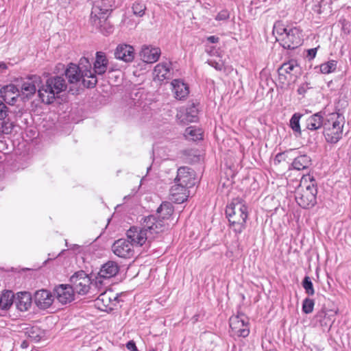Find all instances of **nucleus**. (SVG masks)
Here are the masks:
<instances>
[{
    "label": "nucleus",
    "instance_id": "2eb2a0df",
    "mask_svg": "<svg viewBox=\"0 0 351 351\" xmlns=\"http://www.w3.org/2000/svg\"><path fill=\"white\" fill-rule=\"evenodd\" d=\"M337 118L332 123L330 143H337L342 137L344 117L339 113H330V119Z\"/></svg>",
    "mask_w": 351,
    "mask_h": 351
},
{
    "label": "nucleus",
    "instance_id": "a211bd4d",
    "mask_svg": "<svg viewBox=\"0 0 351 351\" xmlns=\"http://www.w3.org/2000/svg\"><path fill=\"white\" fill-rule=\"evenodd\" d=\"M114 55L118 60L131 62L134 58V49L132 45L120 44L116 47Z\"/></svg>",
    "mask_w": 351,
    "mask_h": 351
},
{
    "label": "nucleus",
    "instance_id": "f704fd0d",
    "mask_svg": "<svg viewBox=\"0 0 351 351\" xmlns=\"http://www.w3.org/2000/svg\"><path fill=\"white\" fill-rule=\"evenodd\" d=\"M302 115L298 113H295L290 119V127L295 132L299 134L301 133L300 119Z\"/></svg>",
    "mask_w": 351,
    "mask_h": 351
},
{
    "label": "nucleus",
    "instance_id": "4c0bfd02",
    "mask_svg": "<svg viewBox=\"0 0 351 351\" xmlns=\"http://www.w3.org/2000/svg\"><path fill=\"white\" fill-rule=\"evenodd\" d=\"M289 28L285 27L280 22H276L274 25L273 32L276 34L279 38H282L285 35Z\"/></svg>",
    "mask_w": 351,
    "mask_h": 351
},
{
    "label": "nucleus",
    "instance_id": "f257e3e1",
    "mask_svg": "<svg viewBox=\"0 0 351 351\" xmlns=\"http://www.w3.org/2000/svg\"><path fill=\"white\" fill-rule=\"evenodd\" d=\"M141 226H132L127 231V238L133 247L142 246L146 241H151L164 231L165 223L157 221L155 215H152L142 219Z\"/></svg>",
    "mask_w": 351,
    "mask_h": 351
},
{
    "label": "nucleus",
    "instance_id": "ea45409f",
    "mask_svg": "<svg viewBox=\"0 0 351 351\" xmlns=\"http://www.w3.org/2000/svg\"><path fill=\"white\" fill-rule=\"evenodd\" d=\"M207 62L209 65L214 67L217 71H222L224 68V62L221 59H219L218 60L215 59H210Z\"/></svg>",
    "mask_w": 351,
    "mask_h": 351
},
{
    "label": "nucleus",
    "instance_id": "09e8293b",
    "mask_svg": "<svg viewBox=\"0 0 351 351\" xmlns=\"http://www.w3.org/2000/svg\"><path fill=\"white\" fill-rule=\"evenodd\" d=\"M228 17V15L226 12L219 13L216 16V20L221 21L224 20Z\"/></svg>",
    "mask_w": 351,
    "mask_h": 351
},
{
    "label": "nucleus",
    "instance_id": "a878e982",
    "mask_svg": "<svg viewBox=\"0 0 351 351\" xmlns=\"http://www.w3.org/2000/svg\"><path fill=\"white\" fill-rule=\"evenodd\" d=\"M15 304L19 311H27L32 305L31 294L28 292L18 293L15 298Z\"/></svg>",
    "mask_w": 351,
    "mask_h": 351
},
{
    "label": "nucleus",
    "instance_id": "dca6fc26",
    "mask_svg": "<svg viewBox=\"0 0 351 351\" xmlns=\"http://www.w3.org/2000/svg\"><path fill=\"white\" fill-rule=\"evenodd\" d=\"M170 195L173 202L177 204L183 203L189 196L188 187L174 180V184L170 189Z\"/></svg>",
    "mask_w": 351,
    "mask_h": 351
},
{
    "label": "nucleus",
    "instance_id": "cd10ccee",
    "mask_svg": "<svg viewBox=\"0 0 351 351\" xmlns=\"http://www.w3.org/2000/svg\"><path fill=\"white\" fill-rule=\"evenodd\" d=\"M310 165L311 159L306 155H301L296 157L292 162L293 168L298 171L308 168Z\"/></svg>",
    "mask_w": 351,
    "mask_h": 351
},
{
    "label": "nucleus",
    "instance_id": "b1692460",
    "mask_svg": "<svg viewBox=\"0 0 351 351\" xmlns=\"http://www.w3.org/2000/svg\"><path fill=\"white\" fill-rule=\"evenodd\" d=\"M173 213V205L169 202H163L160 206L157 209L158 217L156 216V221H161L165 223L164 230L165 229L167 226L169 224L166 222L170 217L172 215Z\"/></svg>",
    "mask_w": 351,
    "mask_h": 351
},
{
    "label": "nucleus",
    "instance_id": "bb28decb",
    "mask_svg": "<svg viewBox=\"0 0 351 351\" xmlns=\"http://www.w3.org/2000/svg\"><path fill=\"white\" fill-rule=\"evenodd\" d=\"M108 60L106 54L102 51L96 53V60L94 63V73L97 75H103L108 68Z\"/></svg>",
    "mask_w": 351,
    "mask_h": 351
},
{
    "label": "nucleus",
    "instance_id": "c756f323",
    "mask_svg": "<svg viewBox=\"0 0 351 351\" xmlns=\"http://www.w3.org/2000/svg\"><path fill=\"white\" fill-rule=\"evenodd\" d=\"M14 293L7 291L2 295L0 294V309L5 310L9 308L13 304Z\"/></svg>",
    "mask_w": 351,
    "mask_h": 351
},
{
    "label": "nucleus",
    "instance_id": "a18cd8bd",
    "mask_svg": "<svg viewBox=\"0 0 351 351\" xmlns=\"http://www.w3.org/2000/svg\"><path fill=\"white\" fill-rule=\"evenodd\" d=\"M316 53H317V48L310 49L307 51L306 57L308 58V60H311L315 57Z\"/></svg>",
    "mask_w": 351,
    "mask_h": 351
},
{
    "label": "nucleus",
    "instance_id": "f03ea898",
    "mask_svg": "<svg viewBox=\"0 0 351 351\" xmlns=\"http://www.w3.org/2000/svg\"><path fill=\"white\" fill-rule=\"evenodd\" d=\"M90 64L86 58H82L80 64L71 63L65 71V75L71 84H74L83 78V84L87 88L94 87L97 80L94 73L90 69Z\"/></svg>",
    "mask_w": 351,
    "mask_h": 351
},
{
    "label": "nucleus",
    "instance_id": "603ef678",
    "mask_svg": "<svg viewBox=\"0 0 351 351\" xmlns=\"http://www.w3.org/2000/svg\"><path fill=\"white\" fill-rule=\"evenodd\" d=\"M336 62L335 61H330V73L335 69Z\"/></svg>",
    "mask_w": 351,
    "mask_h": 351
},
{
    "label": "nucleus",
    "instance_id": "49530a36",
    "mask_svg": "<svg viewBox=\"0 0 351 351\" xmlns=\"http://www.w3.org/2000/svg\"><path fill=\"white\" fill-rule=\"evenodd\" d=\"M126 348L130 351H138L134 341H130L126 343Z\"/></svg>",
    "mask_w": 351,
    "mask_h": 351
},
{
    "label": "nucleus",
    "instance_id": "423d86ee",
    "mask_svg": "<svg viewBox=\"0 0 351 351\" xmlns=\"http://www.w3.org/2000/svg\"><path fill=\"white\" fill-rule=\"evenodd\" d=\"M306 180H302L297 188L295 199L298 204L303 208L312 207L316 203L317 189L313 183L306 184Z\"/></svg>",
    "mask_w": 351,
    "mask_h": 351
},
{
    "label": "nucleus",
    "instance_id": "7ed1b4c3",
    "mask_svg": "<svg viewBox=\"0 0 351 351\" xmlns=\"http://www.w3.org/2000/svg\"><path fill=\"white\" fill-rule=\"evenodd\" d=\"M230 228L236 234H241L246 228L248 217L247 206L241 199H234L226 208Z\"/></svg>",
    "mask_w": 351,
    "mask_h": 351
},
{
    "label": "nucleus",
    "instance_id": "2f4dec72",
    "mask_svg": "<svg viewBox=\"0 0 351 351\" xmlns=\"http://www.w3.org/2000/svg\"><path fill=\"white\" fill-rule=\"evenodd\" d=\"M185 137L189 140L197 141L202 138L201 130L193 126L187 128L184 132Z\"/></svg>",
    "mask_w": 351,
    "mask_h": 351
},
{
    "label": "nucleus",
    "instance_id": "c9c22d12",
    "mask_svg": "<svg viewBox=\"0 0 351 351\" xmlns=\"http://www.w3.org/2000/svg\"><path fill=\"white\" fill-rule=\"evenodd\" d=\"M302 287L305 290V293L308 295H313L315 290L313 282L309 276H305L302 282Z\"/></svg>",
    "mask_w": 351,
    "mask_h": 351
},
{
    "label": "nucleus",
    "instance_id": "79ce46f5",
    "mask_svg": "<svg viewBox=\"0 0 351 351\" xmlns=\"http://www.w3.org/2000/svg\"><path fill=\"white\" fill-rule=\"evenodd\" d=\"M315 69L318 70L317 71V73H321L323 74L329 73V62L321 64L319 67H315Z\"/></svg>",
    "mask_w": 351,
    "mask_h": 351
},
{
    "label": "nucleus",
    "instance_id": "c85d7f7f",
    "mask_svg": "<svg viewBox=\"0 0 351 351\" xmlns=\"http://www.w3.org/2000/svg\"><path fill=\"white\" fill-rule=\"evenodd\" d=\"M323 118L320 112L316 113L306 120V128L308 130H315L322 127Z\"/></svg>",
    "mask_w": 351,
    "mask_h": 351
},
{
    "label": "nucleus",
    "instance_id": "0eeeda50",
    "mask_svg": "<svg viewBox=\"0 0 351 351\" xmlns=\"http://www.w3.org/2000/svg\"><path fill=\"white\" fill-rule=\"evenodd\" d=\"M231 335L238 337H246L250 333L249 319L243 313L230 317L229 320Z\"/></svg>",
    "mask_w": 351,
    "mask_h": 351
},
{
    "label": "nucleus",
    "instance_id": "412c9836",
    "mask_svg": "<svg viewBox=\"0 0 351 351\" xmlns=\"http://www.w3.org/2000/svg\"><path fill=\"white\" fill-rule=\"evenodd\" d=\"M0 94L4 101L13 105L20 95V90L15 85L8 84L1 88Z\"/></svg>",
    "mask_w": 351,
    "mask_h": 351
},
{
    "label": "nucleus",
    "instance_id": "72a5a7b5",
    "mask_svg": "<svg viewBox=\"0 0 351 351\" xmlns=\"http://www.w3.org/2000/svg\"><path fill=\"white\" fill-rule=\"evenodd\" d=\"M132 8L135 16L141 17L145 14L146 5L142 2L136 1L133 3Z\"/></svg>",
    "mask_w": 351,
    "mask_h": 351
},
{
    "label": "nucleus",
    "instance_id": "8fccbe9b",
    "mask_svg": "<svg viewBox=\"0 0 351 351\" xmlns=\"http://www.w3.org/2000/svg\"><path fill=\"white\" fill-rule=\"evenodd\" d=\"M7 69L8 65L3 62H0V74L3 73Z\"/></svg>",
    "mask_w": 351,
    "mask_h": 351
},
{
    "label": "nucleus",
    "instance_id": "6ab92c4d",
    "mask_svg": "<svg viewBox=\"0 0 351 351\" xmlns=\"http://www.w3.org/2000/svg\"><path fill=\"white\" fill-rule=\"evenodd\" d=\"M54 295L45 289L37 291L34 295V302L41 309H47L53 304Z\"/></svg>",
    "mask_w": 351,
    "mask_h": 351
},
{
    "label": "nucleus",
    "instance_id": "393cba45",
    "mask_svg": "<svg viewBox=\"0 0 351 351\" xmlns=\"http://www.w3.org/2000/svg\"><path fill=\"white\" fill-rule=\"evenodd\" d=\"M119 271L118 264L114 261H108L100 268L98 275L104 279H108L115 276Z\"/></svg>",
    "mask_w": 351,
    "mask_h": 351
},
{
    "label": "nucleus",
    "instance_id": "9d476101",
    "mask_svg": "<svg viewBox=\"0 0 351 351\" xmlns=\"http://www.w3.org/2000/svg\"><path fill=\"white\" fill-rule=\"evenodd\" d=\"M118 295L112 290L104 291L95 300L98 308L103 311L112 310L117 303Z\"/></svg>",
    "mask_w": 351,
    "mask_h": 351
},
{
    "label": "nucleus",
    "instance_id": "a19ab883",
    "mask_svg": "<svg viewBox=\"0 0 351 351\" xmlns=\"http://www.w3.org/2000/svg\"><path fill=\"white\" fill-rule=\"evenodd\" d=\"M293 149H289V151H286L285 152L278 153L276 155L274 158V163L276 165L279 164L281 161L285 160L287 157V155L293 152Z\"/></svg>",
    "mask_w": 351,
    "mask_h": 351
},
{
    "label": "nucleus",
    "instance_id": "58836bf2",
    "mask_svg": "<svg viewBox=\"0 0 351 351\" xmlns=\"http://www.w3.org/2000/svg\"><path fill=\"white\" fill-rule=\"evenodd\" d=\"M314 307V301L312 299L306 298L302 303V311L304 313L308 314L313 312Z\"/></svg>",
    "mask_w": 351,
    "mask_h": 351
},
{
    "label": "nucleus",
    "instance_id": "9b49d317",
    "mask_svg": "<svg viewBox=\"0 0 351 351\" xmlns=\"http://www.w3.org/2000/svg\"><path fill=\"white\" fill-rule=\"evenodd\" d=\"M113 253L123 258H130L134 255L133 245L125 239H120L116 241L112 245Z\"/></svg>",
    "mask_w": 351,
    "mask_h": 351
},
{
    "label": "nucleus",
    "instance_id": "20e7f679",
    "mask_svg": "<svg viewBox=\"0 0 351 351\" xmlns=\"http://www.w3.org/2000/svg\"><path fill=\"white\" fill-rule=\"evenodd\" d=\"M112 10V0H99L93 6L90 23L103 34L112 32V27L107 21V17Z\"/></svg>",
    "mask_w": 351,
    "mask_h": 351
},
{
    "label": "nucleus",
    "instance_id": "39448f33",
    "mask_svg": "<svg viewBox=\"0 0 351 351\" xmlns=\"http://www.w3.org/2000/svg\"><path fill=\"white\" fill-rule=\"evenodd\" d=\"M66 83L62 77H50L39 87L38 90L39 97L45 104H52L58 95L66 89Z\"/></svg>",
    "mask_w": 351,
    "mask_h": 351
},
{
    "label": "nucleus",
    "instance_id": "6e6552de",
    "mask_svg": "<svg viewBox=\"0 0 351 351\" xmlns=\"http://www.w3.org/2000/svg\"><path fill=\"white\" fill-rule=\"evenodd\" d=\"M70 282L74 291L80 295H85L90 290L91 279L84 271L75 273L70 278Z\"/></svg>",
    "mask_w": 351,
    "mask_h": 351
},
{
    "label": "nucleus",
    "instance_id": "aec40b11",
    "mask_svg": "<svg viewBox=\"0 0 351 351\" xmlns=\"http://www.w3.org/2000/svg\"><path fill=\"white\" fill-rule=\"evenodd\" d=\"M154 80L163 81L172 77L171 63L169 62L158 64L153 72Z\"/></svg>",
    "mask_w": 351,
    "mask_h": 351
},
{
    "label": "nucleus",
    "instance_id": "37998d69",
    "mask_svg": "<svg viewBox=\"0 0 351 351\" xmlns=\"http://www.w3.org/2000/svg\"><path fill=\"white\" fill-rule=\"evenodd\" d=\"M8 115V107L0 100V120H3Z\"/></svg>",
    "mask_w": 351,
    "mask_h": 351
},
{
    "label": "nucleus",
    "instance_id": "3c124183",
    "mask_svg": "<svg viewBox=\"0 0 351 351\" xmlns=\"http://www.w3.org/2000/svg\"><path fill=\"white\" fill-rule=\"evenodd\" d=\"M71 0H59L60 4L62 5L63 6H65L66 4L70 3Z\"/></svg>",
    "mask_w": 351,
    "mask_h": 351
},
{
    "label": "nucleus",
    "instance_id": "4be33fe9",
    "mask_svg": "<svg viewBox=\"0 0 351 351\" xmlns=\"http://www.w3.org/2000/svg\"><path fill=\"white\" fill-rule=\"evenodd\" d=\"M198 109L192 104L183 111H180L177 114V118L183 123H192L196 121L197 119Z\"/></svg>",
    "mask_w": 351,
    "mask_h": 351
},
{
    "label": "nucleus",
    "instance_id": "473e14b6",
    "mask_svg": "<svg viewBox=\"0 0 351 351\" xmlns=\"http://www.w3.org/2000/svg\"><path fill=\"white\" fill-rule=\"evenodd\" d=\"M104 280L105 279L103 277L98 275L95 278V282H92L90 290H92L93 292L97 291V293H99L104 292V291H108L107 287L104 282Z\"/></svg>",
    "mask_w": 351,
    "mask_h": 351
},
{
    "label": "nucleus",
    "instance_id": "864d4df0",
    "mask_svg": "<svg viewBox=\"0 0 351 351\" xmlns=\"http://www.w3.org/2000/svg\"><path fill=\"white\" fill-rule=\"evenodd\" d=\"M148 351H156V349L152 348V349L149 350Z\"/></svg>",
    "mask_w": 351,
    "mask_h": 351
},
{
    "label": "nucleus",
    "instance_id": "f3484780",
    "mask_svg": "<svg viewBox=\"0 0 351 351\" xmlns=\"http://www.w3.org/2000/svg\"><path fill=\"white\" fill-rule=\"evenodd\" d=\"M174 180L190 188L195 184L194 171L189 167H182L178 169L177 176Z\"/></svg>",
    "mask_w": 351,
    "mask_h": 351
},
{
    "label": "nucleus",
    "instance_id": "f8f14e48",
    "mask_svg": "<svg viewBox=\"0 0 351 351\" xmlns=\"http://www.w3.org/2000/svg\"><path fill=\"white\" fill-rule=\"evenodd\" d=\"M54 297L62 304H66L75 299V291L70 285H59L53 290Z\"/></svg>",
    "mask_w": 351,
    "mask_h": 351
},
{
    "label": "nucleus",
    "instance_id": "c03bdc74",
    "mask_svg": "<svg viewBox=\"0 0 351 351\" xmlns=\"http://www.w3.org/2000/svg\"><path fill=\"white\" fill-rule=\"evenodd\" d=\"M12 123L9 122H3L2 124L1 132L4 134H9L12 132Z\"/></svg>",
    "mask_w": 351,
    "mask_h": 351
},
{
    "label": "nucleus",
    "instance_id": "e433bc0d",
    "mask_svg": "<svg viewBox=\"0 0 351 351\" xmlns=\"http://www.w3.org/2000/svg\"><path fill=\"white\" fill-rule=\"evenodd\" d=\"M297 67V64L295 61H289L284 63L279 69V73L282 75L283 73H291L295 68Z\"/></svg>",
    "mask_w": 351,
    "mask_h": 351
},
{
    "label": "nucleus",
    "instance_id": "de8ad7c7",
    "mask_svg": "<svg viewBox=\"0 0 351 351\" xmlns=\"http://www.w3.org/2000/svg\"><path fill=\"white\" fill-rule=\"evenodd\" d=\"M207 40L210 43H217L219 42V38L215 36H210L207 38Z\"/></svg>",
    "mask_w": 351,
    "mask_h": 351
},
{
    "label": "nucleus",
    "instance_id": "1a4fd4ad",
    "mask_svg": "<svg viewBox=\"0 0 351 351\" xmlns=\"http://www.w3.org/2000/svg\"><path fill=\"white\" fill-rule=\"evenodd\" d=\"M277 40H280L282 47L287 49L297 48L302 43V34L297 27H289L285 35Z\"/></svg>",
    "mask_w": 351,
    "mask_h": 351
},
{
    "label": "nucleus",
    "instance_id": "ddd939ff",
    "mask_svg": "<svg viewBox=\"0 0 351 351\" xmlns=\"http://www.w3.org/2000/svg\"><path fill=\"white\" fill-rule=\"evenodd\" d=\"M161 51L159 47L144 45L141 47L139 56L144 62L152 64L158 60Z\"/></svg>",
    "mask_w": 351,
    "mask_h": 351
},
{
    "label": "nucleus",
    "instance_id": "7c9ffc66",
    "mask_svg": "<svg viewBox=\"0 0 351 351\" xmlns=\"http://www.w3.org/2000/svg\"><path fill=\"white\" fill-rule=\"evenodd\" d=\"M25 333L27 338L34 342H38L40 340L42 333L37 326L27 327Z\"/></svg>",
    "mask_w": 351,
    "mask_h": 351
},
{
    "label": "nucleus",
    "instance_id": "4468645a",
    "mask_svg": "<svg viewBox=\"0 0 351 351\" xmlns=\"http://www.w3.org/2000/svg\"><path fill=\"white\" fill-rule=\"evenodd\" d=\"M41 79L38 75H32L27 78L21 84V93L25 97H30L40 87Z\"/></svg>",
    "mask_w": 351,
    "mask_h": 351
},
{
    "label": "nucleus",
    "instance_id": "5701e85b",
    "mask_svg": "<svg viewBox=\"0 0 351 351\" xmlns=\"http://www.w3.org/2000/svg\"><path fill=\"white\" fill-rule=\"evenodd\" d=\"M171 90L176 99L182 100L188 96L189 93V86L182 80H173L171 82Z\"/></svg>",
    "mask_w": 351,
    "mask_h": 351
}]
</instances>
